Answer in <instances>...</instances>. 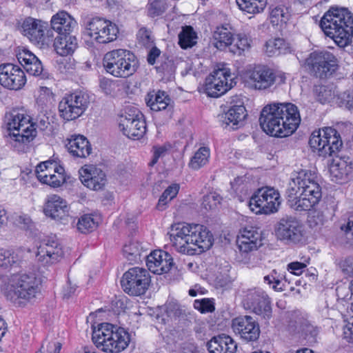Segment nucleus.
<instances>
[{
    "mask_svg": "<svg viewBox=\"0 0 353 353\" xmlns=\"http://www.w3.org/2000/svg\"><path fill=\"white\" fill-rule=\"evenodd\" d=\"M300 122L298 108L291 103L268 105L263 108L259 117L260 125L263 131L276 137L292 134Z\"/></svg>",
    "mask_w": 353,
    "mask_h": 353,
    "instance_id": "f257e3e1",
    "label": "nucleus"
},
{
    "mask_svg": "<svg viewBox=\"0 0 353 353\" xmlns=\"http://www.w3.org/2000/svg\"><path fill=\"white\" fill-rule=\"evenodd\" d=\"M321 196V188L314 172L301 170L293 174L286 190L290 208L299 212L310 210L319 203Z\"/></svg>",
    "mask_w": 353,
    "mask_h": 353,
    "instance_id": "f03ea898",
    "label": "nucleus"
},
{
    "mask_svg": "<svg viewBox=\"0 0 353 353\" xmlns=\"http://www.w3.org/2000/svg\"><path fill=\"white\" fill-rule=\"evenodd\" d=\"M172 246L180 253L199 254L211 248L213 236L206 227L199 224L179 223L168 232Z\"/></svg>",
    "mask_w": 353,
    "mask_h": 353,
    "instance_id": "7ed1b4c3",
    "label": "nucleus"
},
{
    "mask_svg": "<svg viewBox=\"0 0 353 353\" xmlns=\"http://www.w3.org/2000/svg\"><path fill=\"white\" fill-rule=\"evenodd\" d=\"M324 33L341 48L350 45L353 37V14L345 8H331L320 21Z\"/></svg>",
    "mask_w": 353,
    "mask_h": 353,
    "instance_id": "20e7f679",
    "label": "nucleus"
},
{
    "mask_svg": "<svg viewBox=\"0 0 353 353\" xmlns=\"http://www.w3.org/2000/svg\"><path fill=\"white\" fill-rule=\"evenodd\" d=\"M40 281L34 274H13L2 288L6 298L13 303L20 299L30 301L39 292Z\"/></svg>",
    "mask_w": 353,
    "mask_h": 353,
    "instance_id": "39448f33",
    "label": "nucleus"
},
{
    "mask_svg": "<svg viewBox=\"0 0 353 353\" xmlns=\"http://www.w3.org/2000/svg\"><path fill=\"white\" fill-rule=\"evenodd\" d=\"M105 70L117 78H128L139 68V61L134 53L125 49L108 52L103 59Z\"/></svg>",
    "mask_w": 353,
    "mask_h": 353,
    "instance_id": "423d86ee",
    "label": "nucleus"
},
{
    "mask_svg": "<svg viewBox=\"0 0 353 353\" xmlns=\"http://www.w3.org/2000/svg\"><path fill=\"white\" fill-rule=\"evenodd\" d=\"M309 143L322 157L334 156L343 145L340 134L334 128L327 127L312 133Z\"/></svg>",
    "mask_w": 353,
    "mask_h": 353,
    "instance_id": "0eeeda50",
    "label": "nucleus"
},
{
    "mask_svg": "<svg viewBox=\"0 0 353 353\" xmlns=\"http://www.w3.org/2000/svg\"><path fill=\"white\" fill-rule=\"evenodd\" d=\"M305 67L316 77L327 78L337 70V59L327 51H314L305 59Z\"/></svg>",
    "mask_w": 353,
    "mask_h": 353,
    "instance_id": "6e6552de",
    "label": "nucleus"
},
{
    "mask_svg": "<svg viewBox=\"0 0 353 353\" xmlns=\"http://www.w3.org/2000/svg\"><path fill=\"white\" fill-rule=\"evenodd\" d=\"M281 203L279 191L272 187H262L254 192L249 201L250 210L256 214H270L279 210Z\"/></svg>",
    "mask_w": 353,
    "mask_h": 353,
    "instance_id": "1a4fd4ad",
    "label": "nucleus"
},
{
    "mask_svg": "<svg viewBox=\"0 0 353 353\" xmlns=\"http://www.w3.org/2000/svg\"><path fill=\"white\" fill-rule=\"evenodd\" d=\"M89 103V97L83 92L66 94L59 103V116L66 121L75 120L85 112Z\"/></svg>",
    "mask_w": 353,
    "mask_h": 353,
    "instance_id": "9d476101",
    "label": "nucleus"
},
{
    "mask_svg": "<svg viewBox=\"0 0 353 353\" xmlns=\"http://www.w3.org/2000/svg\"><path fill=\"white\" fill-rule=\"evenodd\" d=\"M150 282L151 278L146 269L134 267L123 274L121 285L123 291L128 294L140 296L145 293Z\"/></svg>",
    "mask_w": 353,
    "mask_h": 353,
    "instance_id": "9b49d317",
    "label": "nucleus"
},
{
    "mask_svg": "<svg viewBox=\"0 0 353 353\" xmlns=\"http://www.w3.org/2000/svg\"><path fill=\"white\" fill-rule=\"evenodd\" d=\"M7 118L8 128L15 138V141L28 143L36 137L35 124L31 123L30 116L14 110L7 116Z\"/></svg>",
    "mask_w": 353,
    "mask_h": 353,
    "instance_id": "f8f14e48",
    "label": "nucleus"
},
{
    "mask_svg": "<svg viewBox=\"0 0 353 353\" xmlns=\"http://www.w3.org/2000/svg\"><path fill=\"white\" fill-rule=\"evenodd\" d=\"M275 234L278 239L287 243L297 244L303 241L304 225L295 216L285 215L275 225Z\"/></svg>",
    "mask_w": 353,
    "mask_h": 353,
    "instance_id": "ddd939ff",
    "label": "nucleus"
},
{
    "mask_svg": "<svg viewBox=\"0 0 353 353\" xmlns=\"http://www.w3.org/2000/svg\"><path fill=\"white\" fill-rule=\"evenodd\" d=\"M85 32L96 42L105 44L117 39L119 28L110 21L94 17L87 23Z\"/></svg>",
    "mask_w": 353,
    "mask_h": 353,
    "instance_id": "4468645a",
    "label": "nucleus"
},
{
    "mask_svg": "<svg viewBox=\"0 0 353 353\" xmlns=\"http://www.w3.org/2000/svg\"><path fill=\"white\" fill-rule=\"evenodd\" d=\"M234 83L230 70L222 67L214 70L206 79L204 92L211 97H219L233 87Z\"/></svg>",
    "mask_w": 353,
    "mask_h": 353,
    "instance_id": "2eb2a0df",
    "label": "nucleus"
},
{
    "mask_svg": "<svg viewBox=\"0 0 353 353\" xmlns=\"http://www.w3.org/2000/svg\"><path fill=\"white\" fill-rule=\"evenodd\" d=\"M115 325L109 323H103L93 327L92 339L97 347L105 352L119 353L124 350V342L121 340L120 343H111L114 335Z\"/></svg>",
    "mask_w": 353,
    "mask_h": 353,
    "instance_id": "dca6fc26",
    "label": "nucleus"
},
{
    "mask_svg": "<svg viewBox=\"0 0 353 353\" xmlns=\"http://www.w3.org/2000/svg\"><path fill=\"white\" fill-rule=\"evenodd\" d=\"M21 28L23 34L32 42L42 46L48 44L53 37L48 23L42 20L28 17L23 21Z\"/></svg>",
    "mask_w": 353,
    "mask_h": 353,
    "instance_id": "f3484780",
    "label": "nucleus"
},
{
    "mask_svg": "<svg viewBox=\"0 0 353 353\" xmlns=\"http://www.w3.org/2000/svg\"><path fill=\"white\" fill-rule=\"evenodd\" d=\"M234 333L244 342L256 341L260 336L261 330L258 322L250 316H241L232 321Z\"/></svg>",
    "mask_w": 353,
    "mask_h": 353,
    "instance_id": "a211bd4d",
    "label": "nucleus"
},
{
    "mask_svg": "<svg viewBox=\"0 0 353 353\" xmlns=\"http://www.w3.org/2000/svg\"><path fill=\"white\" fill-rule=\"evenodd\" d=\"M244 302L256 314L266 320L271 318V302L269 296L263 290L257 288L248 290L244 298Z\"/></svg>",
    "mask_w": 353,
    "mask_h": 353,
    "instance_id": "6ab92c4d",
    "label": "nucleus"
},
{
    "mask_svg": "<svg viewBox=\"0 0 353 353\" xmlns=\"http://www.w3.org/2000/svg\"><path fill=\"white\" fill-rule=\"evenodd\" d=\"M27 79L23 70L12 63L0 65V84L9 90H19L26 83Z\"/></svg>",
    "mask_w": 353,
    "mask_h": 353,
    "instance_id": "aec40b11",
    "label": "nucleus"
},
{
    "mask_svg": "<svg viewBox=\"0 0 353 353\" xmlns=\"http://www.w3.org/2000/svg\"><path fill=\"white\" fill-rule=\"evenodd\" d=\"M248 78L255 89L265 90L275 83H283L285 77L265 66H257L250 71Z\"/></svg>",
    "mask_w": 353,
    "mask_h": 353,
    "instance_id": "412c9836",
    "label": "nucleus"
},
{
    "mask_svg": "<svg viewBox=\"0 0 353 353\" xmlns=\"http://www.w3.org/2000/svg\"><path fill=\"white\" fill-rule=\"evenodd\" d=\"M119 128L130 139H139L146 132V124L140 113L121 116Z\"/></svg>",
    "mask_w": 353,
    "mask_h": 353,
    "instance_id": "4be33fe9",
    "label": "nucleus"
},
{
    "mask_svg": "<svg viewBox=\"0 0 353 353\" xmlns=\"http://www.w3.org/2000/svg\"><path fill=\"white\" fill-rule=\"evenodd\" d=\"M63 248L59 241L52 238L42 243L37 249V260L43 265L53 264L63 256Z\"/></svg>",
    "mask_w": 353,
    "mask_h": 353,
    "instance_id": "5701e85b",
    "label": "nucleus"
},
{
    "mask_svg": "<svg viewBox=\"0 0 353 353\" xmlns=\"http://www.w3.org/2000/svg\"><path fill=\"white\" fill-rule=\"evenodd\" d=\"M236 243L242 253L255 251L262 245L261 232L258 228L246 227L240 230Z\"/></svg>",
    "mask_w": 353,
    "mask_h": 353,
    "instance_id": "b1692460",
    "label": "nucleus"
},
{
    "mask_svg": "<svg viewBox=\"0 0 353 353\" xmlns=\"http://www.w3.org/2000/svg\"><path fill=\"white\" fill-rule=\"evenodd\" d=\"M19 62L30 75L46 79L49 74L43 69L41 61L30 50L20 48L17 52Z\"/></svg>",
    "mask_w": 353,
    "mask_h": 353,
    "instance_id": "393cba45",
    "label": "nucleus"
},
{
    "mask_svg": "<svg viewBox=\"0 0 353 353\" xmlns=\"http://www.w3.org/2000/svg\"><path fill=\"white\" fill-rule=\"evenodd\" d=\"M148 270L157 274L168 272L174 265L172 256L162 250H154L149 255H145Z\"/></svg>",
    "mask_w": 353,
    "mask_h": 353,
    "instance_id": "a878e982",
    "label": "nucleus"
},
{
    "mask_svg": "<svg viewBox=\"0 0 353 353\" xmlns=\"http://www.w3.org/2000/svg\"><path fill=\"white\" fill-rule=\"evenodd\" d=\"M79 174L82 183L90 190H101L106 183L105 173L95 166L88 165L82 168Z\"/></svg>",
    "mask_w": 353,
    "mask_h": 353,
    "instance_id": "bb28decb",
    "label": "nucleus"
},
{
    "mask_svg": "<svg viewBox=\"0 0 353 353\" xmlns=\"http://www.w3.org/2000/svg\"><path fill=\"white\" fill-rule=\"evenodd\" d=\"M43 211L46 216L53 219L64 221L68 216L69 206L61 196L52 194L48 197Z\"/></svg>",
    "mask_w": 353,
    "mask_h": 353,
    "instance_id": "cd10ccee",
    "label": "nucleus"
},
{
    "mask_svg": "<svg viewBox=\"0 0 353 353\" xmlns=\"http://www.w3.org/2000/svg\"><path fill=\"white\" fill-rule=\"evenodd\" d=\"M77 24L75 19L63 10L54 14L50 20L51 30L56 32L58 35L71 34Z\"/></svg>",
    "mask_w": 353,
    "mask_h": 353,
    "instance_id": "c85d7f7f",
    "label": "nucleus"
},
{
    "mask_svg": "<svg viewBox=\"0 0 353 353\" xmlns=\"http://www.w3.org/2000/svg\"><path fill=\"white\" fill-rule=\"evenodd\" d=\"M247 116L245 108L243 105H234L221 115V121L225 126L238 129L243 125Z\"/></svg>",
    "mask_w": 353,
    "mask_h": 353,
    "instance_id": "c756f323",
    "label": "nucleus"
},
{
    "mask_svg": "<svg viewBox=\"0 0 353 353\" xmlns=\"http://www.w3.org/2000/svg\"><path fill=\"white\" fill-rule=\"evenodd\" d=\"M207 347L210 353H235L237 344L232 337L223 334L212 337Z\"/></svg>",
    "mask_w": 353,
    "mask_h": 353,
    "instance_id": "7c9ffc66",
    "label": "nucleus"
},
{
    "mask_svg": "<svg viewBox=\"0 0 353 353\" xmlns=\"http://www.w3.org/2000/svg\"><path fill=\"white\" fill-rule=\"evenodd\" d=\"M65 147L74 157L85 158L92 151L91 145L88 139L83 135L74 134L67 139Z\"/></svg>",
    "mask_w": 353,
    "mask_h": 353,
    "instance_id": "2f4dec72",
    "label": "nucleus"
},
{
    "mask_svg": "<svg viewBox=\"0 0 353 353\" xmlns=\"http://www.w3.org/2000/svg\"><path fill=\"white\" fill-rule=\"evenodd\" d=\"M351 171V165L342 158L333 159L329 166L331 180L337 183H343L347 181Z\"/></svg>",
    "mask_w": 353,
    "mask_h": 353,
    "instance_id": "473e14b6",
    "label": "nucleus"
},
{
    "mask_svg": "<svg viewBox=\"0 0 353 353\" xmlns=\"http://www.w3.org/2000/svg\"><path fill=\"white\" fill-rule=\"evenodd\" d=\"M145 101L147 105L152 110L156 112L172 107V99L165 91L152 90L149 92L145 96Z\"/></svg>",
    "mask_w": 353,
    "mask_h": 353,
    "instance_id": "72a5a7b5",
    "label": "nucleus"
},
{
    "mask_svg": "<svg viewBox=\"0 0 353 353\" xmlns=\"http://www.w3.org/2000/svg\"><path fill=\"white\" fill-rule=\"evenodd\" d=\"M54 47L57 54L61 56H67L72 53L77 48V39L70 34L58 35L54 39Z\"/></svg>",
    "mask_w": 353,
    "mask_h": 353,
    "instance_id": "f704fd0d",
    "label": "nucleus"
},
{
    "mask_svg": "<svg viewBox=\"0 0 353 353\" xmlns=\"http://www.w3.org/2000/svg\"><path fill=\"white\" fill-rule=\"evenodd\" d=\"M213 38L215 41L214 46L220 50L230 47L232 41H234L233 34L224 26L216 28L214 32Z\"/></svg>",
    "mask_w": 353,
    "mask_h": 353,
    "instance_id": "c9c22d12",
    "label": "nucleus"
},
{
    "mask_svg": "<svg viewBox=\"0 0 353 353\" xmlns=\"http://www.w3.org/2000/svg\"><path fill=\"white\" fill-rule=\"evenodd\" d=\"M37 179L42 183L47 184L52 188L60 187L66 181L65 170L63 167H55L54 173H53V174H49L48 176L46 174L43 175V173H41L37 176Z\"/></svg>",
    "mask_w": 353,
    "mask_h": 353,
    "instance_id": "e433bc0d",
    "label": "nucleus"
},
{
    "mask_svg": "<svg viewBox=\"0 0 353 353\" xmlns=\"http://www.w3.org/2000/svg\"><path fill=\"white\" fill-rule=\"evenodd\" d=\"M265 52L270 57L286 54L290 51L288 43L283 39L281 38L269 39L265 43Z\"/></svg>",
    "mask_w": 353,
    "mask_h": 353,
    "instance_id": "4c0bfd02",
    "label": "nucleus"
},
{
    "mask_svg": "<svg viewBox=\"0 0 353 353\" xmlns=\"http://www.w3.org/2000/svg\"><path fill=\"white\" fill-rule=\"evenodd\" d=\"M239 8L250 14L262 12L266 6L267 0H236Z\"/></svg>",
    "mask_w": 353,
    "mask_h": 353,
    "instance_id": "58836bf2",
    "label": "nucleus"
},
{
    "mask_svg": "<svg viewBox=\"0 0 353 353\" xmlns=\"http://www.w3.org/2000/svg\"><path fill=\"white\" fill-rule=\"evenodd\" d=\"M210 156V149L207 147H201L190 159L188 165L190 168L197 170L208 163Z\"/></svg>",
    "mask_w": 353,
    "mask_h": 353,
    "instance_id": "ea45409f",
    "label": "nucleus"
},
{
    "mask_svg": "<svg viewBox=\"0 0 353 353\" xmlns=\"http://www.w3.org/2000/svg\"><path fill=\"white\" fill-rule=\"evenodd\" d=\"M99 217L92 214H85L80 216L77 223V229L81 233H88L95 230L99 223Z\"/></svg>",
    "mask_w": 353,
    "mask_h": 353,
    "instance_id": "a19ab883",
    "label": "nucleus"
},
{
    "mask_svg": "<svg viewBox=\"0 0 353 353\" xmlns=\"http://www.w3.org/2000/svg\"><path fill=\"white\" fill-rule=\"evenodd\" d=\"M196 32L192 26H185L179 34V44L183 49L192 48L196 42Z\"/></svg>",
    "mask_w": 353,
    "mask_h": 353,
    "instance_id": "79ce46f5",
    "label": "nucleus"
},
{
    "mask_svg": "<svg viewBox=\"0 0 353 353\" xmlns=\"http://www.w3.org/2000/svg\"><path fill=\"white\" fill-rule=\"evenodd\" d=\"M19 264L20 259L17 254L10 250H0V268L6 270Z\"/></svg>",
    "mask_w": 353,
    "mask_h": 353,
    "instance_id": "37998d69",
    "label": "nucleus"
},
{
    "mask_svg": "<svg viewBox=\"0 0 353 353\" xmlns=\"http://www.w3.org/2000/svg\"><path fill=\"white\" fill-rule=\"evenodd\" d=\"M123 254L126 259L130 261L137 262L141 260L143 250V247L137 241H130L128 244L124 245Z\"/></svg>",
    "mask_w": 353,
    "mask_h": 353,
    "instance_id": "c03bdc74",
    "label": "nucleus"
},
{
    "mask_svg": "<svg viewBox=\"0 0 353 353\" xmlns=\"http://www.w3.org/2000/svg\"><path fill=\"white\" fill-rule=\"evenodd\" d=\"M284 275L278 272L276 270H273L270 274L265 276L264 282L272 285L275 291L282 292L285 289V284L283 283Z\"/></svg>",
    "mask_w": 353,
    "mask_h": 353,
    "instance_id": "a18cd8bd",
    "label": "nucleus"
},
{
    "mask_svg": "<svg viewBox=\"0 0 353 353\" xmlns=\"http://www.w3.org/2000/svg\"><path fill=\"white\" fill-rule=\"evenodd\" d=\"M250 39L243 34L236 36L235 43L230 47V51L234 54L241 55L244 51L250 48Z\"/></svg>",
    "mask_w": 353,
    "mask_h": 353,
    "instance_id": "49530a36",
    "label": "nucleus"
},
{
    "mask_svg": "<svg viewBox=\"0 0 353 353\" xmlns=\"http://www.w3.org/2000/svg\"><path fill=\"white\" fill-rule=\"evenodd\" d=\"M166 10L165 0H148L147 5V14L150 17L154 18L163 14Z\"/></svg>",
    "mask_w": 353,
    "mask_h": 353,
    "instance_id": "de8ad7c7",
    "label": "nucleus"
},
{
    "mask_svg": "<svg viewBox=\"0 0 353 353\" xmlns=\"http://www.w3.org/2000/svg\"><path fill=\"white\" fill-rule=\"evenodd\" d=\"M114 335L111 339V343H114V344L120 343L121 340L124 342V350L128 347L130 343V334L123 327H118L115 325V329L114 330Z\"/></svg>",
    "mask_w": 353,
    "mask_h": 353,
    "instance_id": "09e8293b",
    "label": "nucleus"
},
{
    "mask_svg": "<svg viewBox=\"0 0 353 353\" xmlns=\"http://www.w3.org/2000/svg\"><path fill=\"white\" fill-rule=\"evenodd\" d=\"M221 197L216 192H210L203 198L202 205L208 210L215 208L220 203Z\"/></svg>",
    "mask_w": 353,
    "mask_h": 353,
    "instance_id": "8fccbe9b",
    "label": "nucleus"
},
{
    "mask_svg": "<svg viewBox=\"0 0 353 353\" xmlns=\"http://www.w3.org/2000/svg\"><path fill=\"white\" fill-rule=\"evenodd\" d=\"M137 37L139 43L146 48H150L154 45V37L152 34V32L145 28L139 29Z\"/></svg>",
    "mask_w": 353,
    "mask_h": 353,
    "instance_id": "3c124183",
    "label": "nucleus"
},
{
    "mask_svg": "<svg viewBox=\"0 0 353 353\" xmlns=\"http://www.w3.org/2000/svg\"><path fill=\"white\" fill-rule=\"evenodd\" d=\"M55 167L61 166L58 165L56 161L51 160H48L39 163L37 166L36 169L37 176L41 173H43V175L46 174L48 176H49V174H53V173H54Z\"/></svg>",
    "mask_w": 353,
    "mask_h": 353,
    "instance_id": "603ef678",
    "label": "nucleus"
},
{
    "mask_svg": "<svg viewBox=\"0 0 353 353\" xmlns=\"http://www.w3.org/2000/svg\"><path fill=\"white\" fill-rule=\"evenodd\" d=\"M194 307L201 313L212 312L215 309L213 301L210 299L195 300L194 301Z\"/></svg>",
    "mask_w": 353,
    "mask_h": 353,
    "instance_id": "864d4df0",
    "label": "nucleus"
},
{
    "mask_svg": "<svg viewBox=\"0 0 353 353\" xmlns=\"http://www.w3.org/2000/svg\"><path fill=\"white\" fill-rule=\"evenodd\" d=\"M317 100L321 103L330 102L334 95V92L328 87L321 85L316 88Z\"/></svg>",
    "mask_w": 353,
    "mask_h": 353,
    "instance_id": "5fc2aeb1",
    "label": "nucleus"
},
{
    "mask_svg": "<svg viewBox=\"0 0 353 353\" xmlns=\"http://www.w3.org/2000/svg\"><path fill=\"white\" fill-rule=\"evenodd\" d=\"M169 147L166 145H154L152 147L153 156L151 161L149 163L150 166L154 165L159 161V158L165 155Z\"/></svg>",
    "mask_w": 353,
    "mask_h": 353,
    "instance_id": "6e6d98bb",
    "label": "nucleus"
},
{
    "mask_svg": "<svg viewBox=\"0 0 353 353\" xmlns=\"http://www.w3.org/2000/svg\"><path fill=\"white\" fill-rule=\"evenodd\" d=\"M61 348V344L59 342L49 341L46 344L43 343L36 353H59Z\"/></svg>",
    "mask_w": 353,
    "mask_h": 353,
    "instance_id": "4d7b16f0",
    "label": "nucleus"
},
{
    "mask_svg": "<svg viewBox=\"0 0 353 353\" xmlns=\"http://www.w3.org/2000/svg\"><path fill=\"white\" fill-rule=\"evenodd\" d=\"M231 279L228 274H219L214 279V284L216 288H224L230 286Z\"/></svg>",
    "mask_w": 353,
    "mask_h": 353,
    "instance_id": "13d9d810",
    "label": "nucleus"
},
{
    "mask_svg": "<svg viewBox=\"0 0 353 353\" xmlns=\"http://www.w3.org/2000/svg\"><path fill=\"white\" fill-rule=\"evenodd\" d=\"M305 267L306 265L303 263L295 261L288 265V270L295 275H300Z\"/></svg>",
    "mask_w": 353,
    "mask_h": 353,
    "instance_id": "bf43d9fd",
    "label": "nucleus"
},
{
    "mask_svg": "<svg viewBox=\"0 0 353 353\" xmlns=\"http://www.w3.org/2000/svg\"><path fill=\"white\" fill-rule=\"evenodd\" d=\"M16 221L18 226L23 230H29L32 225V220L27 215L19 216Z\"/></svg>",
    "mask_w": 353,
    "mask_h": 353,
    "instance_id": "052dcab7",
    "label": "nucleus"
},
{
    "mask_svg": "<svg viewBox=\"0 0 353 353\" xmlns=\"http://www.w3.org/2000/svg\"><path fill=\"white\" fill-rule=\"evenodd\" d=\"M161 54V51L155 46H151V49L150 50L148 54V62L150 65H154L155 63L157 58L159 57Z\"/></svg>",
    "mask_w": 353,
    "mask_h": 353,
    "instance_id": "680f3d73",
    "label": "nucleus"
},
{
    "mask_svg": "<svg viewBox=\"0 0 353 353\" xmlns=\"http://www.w3.org/2000/svg\"><path fill=\"white\" fill-rule=\"evenodd\" d=\"M345 338L349 340V342H353V316H351L347 325L344 328Z\"/></svg>",
    "mask_w": 353,
    "mask_h": 353,
    "instance_id": "e2e57ef3",
    "label": "nucleus"
},
{
    "mask_svg": "<svg viewBox=\"0 0 353 353\" xmlns=\"http://www.w3.org/2000/svg\"><path fill=\"white\" fill-rule=\"evenodd\" d=\"M342 270L347 275L353 276V258H347L344 261Z\"/></svg>",
    "mask_w": 353,
    "mask_h": 353,
    "instance_id": "0e129e2a",
    "label": "nucleus"
},
{
    "mask_svg": "<svg viewBox=\"0 0 353 353\" xmlns=\"http://www.w3.org/2000/svg\"><path fill=\"white\" fill-rule=\"evenodd\" d=\"M179 190V186L177 184H172L168 186L163 192L165 193V196H167L169 197V200L173 199L176 194H178Z\"/></svg>",
    "mask_w": 353,
    "mask_h": 353,
    "instance_id": "69168bd1",
    "label": "nucleus"
},
{
    "mask_svg": "<svg viewBox=\"0 0 353 353\" xmlns=\"http://www.w3.org/2000/svg\"><path fill=\"white\" fill-rule=\"evenodd\" d=\"M341 103L349 110L353 108V95L348 92H344L341 97Z\"/></svg>",
    "mask_w": 353,
    "mask_h": 353,
    "instance_id": "338daca9",
    "label": "nucleus"
},
{
    "mask_svg": "<svg viewBox=\"0 0 353 353\" xmlns=\"http://www.w3.org/2000/svg\"><path fill=\"white\" fill-rule=\"evenodd\" d=\"M50 125L49 118L46 115L39 116L37 119V126L40 130H46Z\"/></svg>",
    "mask_w": 353,
    "mask_h": 353,
    "instance_id": "774afa93",
    "label": "nucleus"
}]
</instances>
